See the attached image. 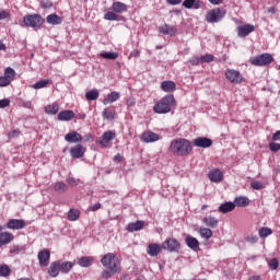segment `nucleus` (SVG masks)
<instances>
[{
    "mask_svg": "<svg viewBox=\"0 0 280 280\" xmlns=\"http://www.w3.org/2000/svg\"><path fill=\"white\" fill-rule=\"evenodd\" d=\"M252 189H255L256 191H259L260 189H264V183L259 180H254L250 183Z\"/></svg>",
    "mask_w": 280,
    "mask_h": 280,
    "instance_id": "obj_48",
    "label": "nucleus"
},
{
    "mask_svg": "<svg viewBox=\"0 0 280 280\" xmlns=\"http://www.w3.org/2000/svg\"><path fill=\"white\" fill-rule=\"evenodd\" d=\"M44 23L45 19H43L40 14H27L23 18V24L25 27H32L33 30H40Z\"/></svg>",
    "mask_w": 280,
    "mask_h": 280,
    "instance_id": "obj_4",
    "label": "nucleus"
},
{
    "mask_svg": "<svg viewBox=\"0 0 280 280\" xmlns=\"http://www.w3.org/2000/svg\"><path fill=\"white\" fill-rule=\"evenodd\" d=\"M11 242H14V234L10 232H0V248L1 246H8Z\"/></svg>",
    "mask_w": 280,
    "mask_h": 280,
    "instance_id": "obj_18",
    "label": "nucleus"
},
{
    "mask_svg": "<svg viewBox=\"0 0 280 280\" xmlns=\"http://www.w3.org/2000/svg\"><path fill=\"white\" fill-rule=\"evenodd\" d=\"M259 237H269V235H272V229L270 228H260L258 231Z\"/></svg>",
    "mask_w": 280,
    "mask_h": 280,
    "instance_id": "obj_42",
    "label": "nucleus"
},
{
    "mask_svg": "<svg viewBox=\"0 0 280 280\" xmlns=\"http://www.w3.org/2000/svg\"><path fill=\"white\" fill-rule=\"evenodd\" d=\"M166 3H168V5H180L183 0H166Z\"/></svg>",
    "mask_w": 280,
    "mask_h": 280,
    "instance_id": "obj_60",
    "label": "nucleus"
},
{
    "mask_svg": "<svg viewBox=\"0 0 280 280\" xmlns=\"http://www.w3.org/2000/svg\"><path fill=\"white\" fill-rule=\"evenodd\" d=\"M100 97V92L97 90H92L85 93V100L88 102H95Z\"/></svg>",
    "mask_w": 280,
    "mask_h": 280,
    "instance_id": "obj_38",
    "label": "nucleus"
},
{
    "mask_svg": "<svg viewBox=\"0 0 280 280\" xmlns=\"http://www.w3.org/2000/svg\"><path fill=\"white\" fill-rule=\"evenodd\" d=\"M65 140L68 141V143H81L82 135L78 131H71L65 136Z\"/></svg>",
    "mask_w": 280,
    "mask_h": 280,
    "instance_id": "obj_19",
    "label": "nucleus"
},
{
    "mask_svg": "<svg viewBox=\"0 0 280 280\" xmlns=\"http://www.w3.org/2000/svg\"><path fill=\"white\" fill-rule=\"evenodd\" d=\"M7 229L21 231V229H25V221L23 219H10L7 223Z\"/></svg>",
    "mask_w": 280,
    "mask_h": 280,
    "instance_id": "obj_13",
    "label": "nucleus"
},
{
    "mask_svg": "<svg viewBox=\"0 0 280 280\" xmlns=\"http://www.w3.org/2000/svg\"><path fill=\"white\" fill-rule=\"evenodd\" d=\"M93 257L83 256L78 260V264L81 268H90V266H93Z\"/></svg>",
    "mask_w": 280,
    "mask_h": 280,
    "instance_id": "obj_34",
    "label": "nucleus"
},
{
    "mask_svg": "<svg viewBox=\"0 0 280 280\" xmlns=\"http://www.w3.org/2000/svg\"><path fill=\"white\" fill-rule=\"evenodd\" d=\"M67 189H69V187L67 186V184H65V182H59L55 184V191L65 192L67 191Z\"/></svg>",
    "mask_w": 280,
    "mask_h": 280,
    "instance_id": "obj_43",
    "label": "nucleus"
},
{
    "mask_svg": "<svg viewBox=\"0 0 280 280\" xmlns=\"http://www.w3.org/2000/svg\"><path fill=\"white\" fill-rule=\"evenodd\" d=\"M118 15L117 13L114 11H108L107 13L104 14V20L105 21H117Z\"/></svg>",
    "mask_w": 280,
    "mask_h": 280,
    "instance_id": "obj_44",
    "label": "nucleus"
},
{
    "mask_svg": "<svg viewBox=\"0 0 280 280\" xmlns=\"http://www.w3.org/2000/svg\"><path fill=\"white\" fill-rule=\"evenodd\" d=\"M21 250H23V248L19 245H15V246L11 247L10 253H11V255H19V253H21Z\"/></svg>",
    "mask_w": 280,
    "mask_h": 280,
    "instance_id": "obj_52",
    "label": "nucleus"
},
{
    "mask_svg": "<svg viewBox=\"0 0 280 280\" xmlns=\"http://www.w3.org/2000/svg\"><path fill=\"white\" fill-rule=\"evenodd\" d=\"M225 78L232 84H242V82H244V77L242 75V73L234 69L225 70Z\"/></svg>",
    "mask_w": 280,
    "mask_h": 280,
    "instance_id": "obj_7",
    "label": "nucleus"
},
{
    "mask_svg": "<svg viewBox=\"0 0 280 280\" xmlns=\"http://www.w3.org/2000/svg\"><path fill=\"white\" fill-rule=\"evenodd\" d=\"M3 77L9 81V83H12L14 78H16V71L11 67H8L4 69Z\"/></svg>",
    "mask_w": 280,
    "mask_h": 280,
    "instance_id": "obj_35",
    "label": "nucleus"
},
{
    "mask_svg": "<svg viewBox=\"0 0 280 280\" xmlns=\"http://www.w3.org/2000/svg\"><path fill=\"white\" fill-rule=\"evenodd\" d=\"M50 258H51V252H49V249H43L37 255V259L42 268H47V266H49Z\"/></svg>",
    "mask_w": 280,
    "mask_h": 280,
    "instance_id": "obj_10",
    "label": "nucleus"
},
{
    "mask_svg": "<svg viewBox=\"0 0 280 280\" xmlns=\"http://www.w3.org/2000/svg\"><path fill=\"white\" fill-rule=\"evenodd\" d=\"M269 150L271 152H279L280 150V143H277V142H271L269 143Z\"/></svg>",
    "mask_w": 280,
    "mask_h": 280,
    "instance_id": "obj_51",
    "label": "nucleus"
},
{
    "mask_svg": "<svg viewBox=\"0 0 280 280\" xmlns=\"http://www.w3.org/2000/svg\"><path fill=\"white\" fill-rule=\"evenodd\" d=\"M235 210V203L231 201H226L219 206L220 213H231V211Z\"/></svg>",
    "mask_w": 280,
    "mask_h": 280,
    "instance_id": "obj_27",
    "label": "nucleus"
},
{
    "mask_svg": "<svg viewBox=\"0 0 280 280\" xmlns=\"http://www.w3.org/2000/svg\"><path fill=\"white\" fill-rule=\"evenodd\" d=\"M86 153V149L82 144H77L70 149V155L72 159H82Z\"/></svg>",
    "mask_w": 280,
    "mask_h": 280,
    "instance_id": "obj_14",
    "label": "nucleus"
},
{
    "mask_svg": "<svg viewBox=\"0 0 280 280\" xmlns=\"http://www.w3.org/2000/svg\"><path fill=\"white\" fill-rule=\"evenodd\" d=\"M183 7L186 8V10H200L202 8V1L200 0H184L183 1Z\"/></svg>",
    "mask_w": 280,
    "mask_h": 280,
    "instance_id": "obj_22",
    "label": "nucleus"
},
{
    "mask_svg": "<svg viewBox=\"0 0 280 280\" xmlns=\"http://www.w3.org/2000/svg\"><path fill=\"white\" fill-rule=\"evenodd\" d=\"M19 135H21V130L14 129L13 131L8 133V137H9V139H16V137H19Z\"/></svg>",
    "mask_w": 280,
    "mask_h": 280,
    "instance_id": "obj_53",
    "label": "nucleus"
},
{
    "mask_svg": "<svg viewBox=\"0 0 280 280\" xmlns=\"http://www.w3.org/2000/svg\"><path fill=\"white\" fill-rule=\"evenodd\" d=\"M5 19H10V12L5 10H0V21H3Z\"/></svg>",
    "mask_w": 280,
    "mask_h": 280,
    "instance_id": "obj_55",
    "label": "nucleus"
},
{
    "mask_svg": "<svg viewBox=\"0 0 280 280\" xmlns=\"http://www.w3.org/2000/svg\"><path fill=\"white\" fill-rule=\"evenodd\" d=\"M117 137L115 131H105L102 137L98 139L100 145L103 148H110L113 145V140Z\"/></svg>",
    "mask_w": 280,
    "mask_h": 280,
    "instance_id": "obj_9",
    "label": "nucleus"
},
{
    "mask_svg": "<svg viewBox=\"0 0 280 280\" xmlns=\"http://www.w3.org/2000/svg\"><path fill=\"white\" fill-rule=\"evenodd\" d=\"M273 141H280V130H278L276 133L272 136Z\"/></svg>",
    "mask_w": 280,
    "mask_h": 280,
    "instance_id": "obj_63",
    "label": "nucleus"
},
{
    "mask_svg": "<svg viewBox=\"0 0 280 280\" xmlns=\"http://www.w3.org/2000/svg\"><path fill=\"white\" fill-rule=\"evenodd\" d=\"M190 65H192V67H198V65H200V58L199 57H192L190 60H189Z\"/></svg>",
    "mask_w": 280,
    "mask_h": 280,
    "instance_id": "obj_57",
    "label": "nucleus"
},
{
    "mask_svg": "<svg viewBox=\"0 0 280 280\" xmlns=\"http://www.w3.org/2000/svg\"><path fill=\"white\" fill-rule=\"evenodd\" d=\"M11 270L8 265L0 266V277H8L10 275Z\"/></svg>",
    "mask_w": 280,
    "mask_h": 280,
    "instance_id": "obj_47",
    "label": "nucleus"
},
{
    "mask_svg": "<svg viewBox=\"0 0 280 280\" xmlns=\"http://www.w3.org/2000/svg\"><path fill=\"white\" fill-rule=\"evenodd\" d=\"M112 10L116 12V14H121L128 10V5L124 2L116 1L112 4Z\"/></svg>",
    "mask_w": 280,
    "mask_h": 280,
    "instance_id": "obj_28",
    "label": "nucleus"
},
{
    "mask_svg": "<svg viewBox=\"0 0 280 280\" xmlns=\"http://www.w3.org/2000/svg\"><path fill=\"white\" fill-rule=\"evenodd\" d=\"M160 34H164L165 36H176V26L170 25V24H164L159 27Z\"/></svg>",
    "mask_w": 280,
    "mask_h": 280,
    "instance_id": "obj_17",
    "label": "nucleus"
},
{
    "mask_svg": "<svg viewBox=\"0 0 280 280\" xmlns=\"http://www.w3.org/2000/svg\"><path fill=\"white\" fill-rule=\"evenodd\" d=\"M48 275L52 279H56V277H58V275H60V261L56 260L50 264V266L48 268Z\"/></svg>",
    "mask_w": 280,
    "mask_h": 280,
    "instance_id": "obj_21",
    "label": "nucleus"
},
{
    "mask_svg": "<svg viewBox=\"0 0 280 280\" xmlns=\"http://www.w3.org/2000/svg\"><path fill=\"white\" fill-rule=\"evenodd\" d=\"M255 32V25L245 24L237 27V36L238 38H246L248 34H253Z\"/></svg>",
    "mask_w": 280,
    "mask_h": 280,
    "instance_id": "obj_11",
    "label": "nucleus"
},
{
    "mask_svg": "<svg viewBox=\"0 0 280 280\" xmlns=\"http://www.w3.org/2000/svg\"><path fill=\"white\" fill-rule=\"evenodd\" d=\"M268 266L271 270H277V268H279V260L277 258H272L268 261Z\"/></svg>",
    "mask_w": 280,
    "mask_h": 280,
    "instance_id": "obj_49",
    "label": "nucleus"
},
{
    "mask_svg": "<svg viewBox=\"0 0 280 280\" xmlns=\"http://www.w3.org/2000/svg\"><path fill=\"white\" fill-rule=\"evenodd\" d=\"M139 56H141V51L138 49H135L130 52V58H139Z\"/></svg>",
    "mask_w": 280,
    "mask_h": 280,
    "instance_id": "obj_61",
    "label": "nucleus"
},
{
    "mask_svg": "<svg viewBox=\"0 0 280 280\" xmlns=\"http://www.w3.org/2000/svg\"><path fill=\"white\" fill-rule=\"evenodd\" d=\"M162 248L168 253H178L180 250V243L176 238H166L162 244Z\"/></svg>",
    "mask_w": 280,
    "mask_h": 280,
    "instance_id": "obj_8",
    "label": "nucleus"
},
{
    "mask_svg": "<svg viewBox=\"0 0 280 280\" xmlns=\"http://www.w3.org/2000/svg\"><path fill=\"white\" fill-rule=\"evenodd\" d=\"M170 150L175 156H189L194 147H191V141L179 138L171 142Z\"/></svg>",
    "mask_w": 280,
    "mask_h": 280,
    "instance_id": "obj_2",
    "label": "nucleus"
},
{
    "mask_svg": "<svg viewBox=\"0 0 280 280\" xmlns=\"http://www.w3.org/2000/svg\"><path fill=\"white\" fill-rule=\"evenodd\" d=\"M101 58H105V60H117L118 55L116 52H101Z\"/></svg>",
    "mask_w": 280,
    "mask_h": 280,
    "instance_id": "obj_45",
    "label": "nucleus"
},
{
    "mask_svg": "<svg viewBox=\"0 0 280 280\" xmlns=\"http://www.w3.org/2000/svg\"><path fill=\"white\" fill-rule=\"evenodd\" d=\"M10 81L7 80L5 77H0V86L3 88V86H10Z\"/></svg>",
    "mask_w": 280,
    "mask_h": 280,
    "instance_id": "obj_56",
    "label": "nucleus"
},
{
    "mask_svg": "<svg viewBox=\"0 0 280 280\" xmlns=\"http://www.w3.org/2000/svg\"><path fill=\"white\" fill-rule=\"evenodd\" d=\"M159 139H160L159 133H154L152 131H145L141 136V141H143V143H154L159 141Z\"/></svg>",
    "mask_w": 280,
    "mask_h": 280,
    "instance_id": "obj_16",
    "label": "nucleus"
},
{
    "mask_svg": "<svg viewBox=\"0 0 280 280\" xmlns=\"http://www.w3.org/2000/svg\"><path fill=\"white\" fill-rule=\"evenodd\" d=\"M102 266L105 270L102 271V279H110L121 271L119 258L114 253L105 254L101 259Z\"/></svg>",
    "mask_w": 280,
    "mask_h": 280,
    "instance_id": "obj_1",
    "label": "nucleus"
},
{
    "mask_svg": "<svg viewBox=\"0 0 280 280\" xmlns=\"http://www.w3.org/2000/svg\"><path fill=\"white\" fill-rule=\"evenodd\" d=\"M233 203L235 205V207H248V205H250V200L248 199V197L238 196L235 197Z\"/></svg>",
    "mask_w": 280,
    "mask_h": 280,
    "instance_id": "obj_33",
    "label": "nucleus"
},
{
    "mask_svg": "<svg viewBox=\"0 0 280 280\" xmlns=\"http://www.w3.org/2000/svg\"><path fill=\"white\" fill-rule=\"evenodd\" d=\"M185 244L188 246V248H190L195 253H198V248H200V242L198 241V238L189 234L186 235L185 237Z\"/></svg>",
    "mask_w": 280,
    "mask_h": 280,
    "instance_id": "obj_15",
    "label": "nucleus"
},
{
    "mask_svg": "<svg viewBox=\"0 0 280 280\" xmlns=\"http://www.w3.org/2000/svg\"><path fill=\"white\" fill-rule=\"evenodd\" d=\"M58 110H60V107L58 106V104H51V105H47L45 107V113L46 115H57Z\"/></svg>",
    "mask_w": 280,
    "mask_h": 280,
    "instance_id": "obj_37",
    "label": "nucleus"
},
{
    "mask_svg": "<svg viewBox=\"0 0 280 280\" xmlns=\"http://www.w3.org/2000/svg\"><path fill=\"white\" fill-rule=\"evenodd\" d=\"M161 89L164 93H174L176 91V83L174 81H164L161 83Z\"/></svg>",
    "mask_w": 280,
    "mask_h": 280,
    "instance_id": "obj_26",
    "label": "nucleus"
},
{
    "mask_svg": "<svg viewBox=\"0 0 280 280\" xmlns=\"http://www.w3.org/2000/svg\"><path fill=\"white\" fill-rule=\"evenodd\" d=\"M245 242L247 244H257V242H259V236H257V234H247L245 236Z\"/></svg>",
    "mask_w": 280,
    "mask_h": 280,
    "instance_id": "obj_41",
    "label": "nucleus"
},
{
    "mask_svg": "<svg viewBox=\"0 0 280 280\" xmlns=\"http://www.w3.org/2000/svg\"><path fill=\"white\" fill-rule=\"evenodd\" d=\"M176 104V100L174 95L168 94L162 97L155 105L153 106L154 113L158 115H165L172 112V106Z\"/></svg>",
    "mask_w": 280,
    "mask_h": 280,
    "instance_id": "obj_3",
    "label": "nucleus"
},
{
    "mask_svg": "<svg viewBox=\"0 0 280 280\" xmlns=\"http://www.w3.org/2000/svg\"><path fill=\"white\" fill-rule=\"evenodd\" d=\"M102 209V203H95L91 207V211H97Z\"/></svg>",
    "mask_w": 280,
    "mask_h": 280,
    "instance_id": "obj_62",
    "label": "nucleus"
},
{
    "mask_svg": "<svg viewBox=\"0 0 280 280\" xmlns=\"http://www.w3.org/2000/svg\"><path fill=\"white\" fill-rule=\"evenodd\" d=\"M213 60H215L213 55H203L200 57L201 62H213Z\"/></svg>",
    "mask_w": 280,
    "mask_h": 280,
    "instance_id": "obj_50",
    "label": "nucleus"
},
{
    "mask_svg": "<svg viewBox=\"0 0 280 280\" xmlns=\"http://www.w3.org/2000/svg\"><path fill=\"white\" fill-rule=\"evenodd\" d=\"M79 218H80V211L79 210L70 209L68 211V220L70 222H75V220H79Z\"/></svg>",
    "mask_w": 280,
    "mask_h": 280,
    "instance_id": "obj_39",
    "label": "nucleus"
},
{
    "mask_svg": "<svg viewBox=\"0 0 280 280\" xmlns=\"http://www.w3.org/2000/svg\"><path fill=\"white\" fill-rule=\"evenodd\" d=\"M208 178L211 180V183H221V180L224 178V175L220 170L214 168L209 172Z\"/></svg>",
    "mask_w": 280,
    "mask_h": 280,
    "instance_id": "obj_20",
    "label": "nucleus"
},
{
    "mask_svg": "<svg viewBox=\"0 0 280 280\" xmlns=\"http://www.w3.org/2000/svg\"><path fill=\"white\" fill-rule=\"evenodd\" d=\"M273 60L275 58L272 57V55L265 52L254 57L252 60V65H254L255 67H266V65H270V62H272Z\"/></svg>",
    "mask_w": 280,
    "mask_h": 280,
    "instance_id": "obj_6",
    "label": "nucleus"
},
{
    "mask_svg": "<svg viewBox=\"0 0 280 280\" xmlns=\"http://www.w3.org/2000/svg\"><path fill=\"white\" fill-rule=\"evenodd\" d=\"M46 23H48V25H60V23H62V18L56 13H52L47 15Z\"/></svg>",
    "mask_w": 280,
    "mask_h": 280,
    "instance_id": "obj_30",
    "label": "nucleus"
},
{
    "mask_svg": "<svg viewBox=\"0 0 280 280\" xmlns=\"http://www.w3.org/2000/svg\"><path fill=\"white\" fill-rule=\"evenodd\" d=\"M67 183L68 185H70L71 187H75L78 185V180L73 177H68L67 178Z\"/></svg>",
    "mask_w": 280,
    "mask_h": 280,
    "instance_id": "obj_59",
    "label": "nucleus"
},
{
    "mask_svg": "<svg viewBox=\"0 0 280 280\" xmlns=\"http://www.w3.org/2000/svg\"><path fill=\"white\" fill-rule=\"evenodd\" d=\"M195 148H211L213 145V140L207 137H198L192 141Z\"/></svg>",
    "mask_w": 280,
    "mask_h": 280,
    "instance_id": "obj_12",
    "label": "nucleus"
},
{
    "mask_svg": "<svg viewBox=\"0 0 280 280\" xmlns=\"http://www.w3.org/2000/svg\"><path fill=\"white\" fill-rule=\"evenodd\" d=\"M161 250H163V246L158 243L150 244L147 248V253L150 257H158Z\"/></svg>",
    "mask_w": 280,
    "mask_h": 280,
    "instance_id": "obj_23",
    "label": "nucleus"
},
{
    "mask_svg": "<svg viewBox=\"0 0 280 280\" xmlns=\"http://www.w3.org/2000/svg\"><path fill=\"white\" fill-rule=\"evenodd\" d=\"M145 222L143 221H136L133 223H129L127 225V231H129V233H135V231H141V229H143Z\"/></svg>",
    "mask_w": 280,
    "mask_h": 280,
    "instance_id": "obj_32",
    "label": "nucleus"
},
{
    "mask_svg": "<svg viewBox=\"0 0 280 280\" xmlns=\"http://www.w3.org/2000/svg\"><path fill=\"white\" fill-rule=\"evenodd\" d=\"M47 84H49V80L44 79V80L37 81V82L33 85V89H35V90L45 89V86H47Z\"/></svg>",
    "mask_w": 280,
    "mask_h": 280,
    "instance_id": "obj_46",
    "label": "nucleus"
},
{
    "mask_svg": "<svg viewBox=\"0 0 280 280\" xmlns=\"http://www.w3.org/2000/svg\"><path fill=\"white\" fill-rule=\"evenodd\" d=\"M202 222L203 224H206V226H209V229H215V226H218V223L220 221L215 219V217L208 215L202 219Z\"/></svg>",
    "mask_w": 280,
    "mask_h": 280,
    "instance_id": "obj_29",
    "label": "nucleus"
},
{
    "mask_svg": "<svg viewBox=\"0 0 280 280\" xmlns=\"http://www.w3.org/2000/svg\"><path fill=\"white\" fill-rule=\"evenodd\" d=\"M126 104H127V107L132 108V106L137 104V100H135V97L128 98Z\"/></svg>",
    "mask_w": 280,
    "mask_h": 280,
    "instance_id": "obj_58",
    "label": "nucleus"
},
{
    "mask_svg": "<svg viewBox=\"0 0 280 280\" xmlns=\"http://www.w3.org/2000/svg\"><path fill=\"white\" fill-rule=\"evenodd\" d=\"M57 117L59 121H71V119L75 117V113H73V110L66 109L59 112Z\"/></svg>",
    "mask_w": 280,
    "mask_h": 280,
    "instance_id": "obj_25",
    "label": "nucleus"
},
{
    "mask_svg": "<svg viewBox=\"0 0 280 280\" xmlns=\"http://www.w3.org/2000/svg\"><path fill=\"white\" fill-rule=\"evenodd\" d=\"M226 16V11L220 8H214L206 13L207 23H220Z\"/></svg>",
    "mask_w": 280,
    "mask_h": 280,
    "instance_id": "obj_5",
    "label": "nucleus"
},
{
    "mask_svg": "<svg viewBox=\"0 0 280 280\" xmlns=\"http://www.w3.org/2000/svg\"><path fill=\"white\" fill-rule=\"evenodd\" d=\"M58 261H59V270L63 275H69V272L73 270V266H75V262L62 261V260H58Z\"/></svg>",
    "mask_w": 280,
    "mask_h": 280,
    "instance_id": "obj_24",
    "label": "nucleus"
},
{
    "mask_svg": "<svg viewBox=\"0 0 280 280\" xmlns=\"http://www.w3.org/2000/svg\"><path fill=\"white\" fill-rule=\"evenodd\" d=\"M103 117L107 120L115 119V109L105 108L102 113Z\"/></svg>",
    "mask_w": 280,
    "mask_h": 280,
    "instance_id": "obj_40",
    "label": "nucleus"
},
{
    "mask_svg": "<svg viewBox=\"0 0 280 280\" xmlns=\"http://www.w3.org/2000/svg\"><path fill=\"white\" fill-rule=\"evenodd\" d=\"M10 106V98L0 100V108H8Z\"/></svg>",
    "mask_w": 280,
    "mask_h": 280,
    "instance_id": "obj_54",
    "label": "nucleus"
},
{
    "mask_svg": "<svg viewBox=\"0 0 280 280\" xmlns=\"http://www.w3.org/2000/svg\"><path fill=\"white\" fill-rule=\"evenodd\" d=\"M121 159H124V158L121 156V154H116V155L114 156V161L120 162Z\"/></svg>",
    "mask_w": 280,
    "mask_h": 280,
    "instance_id": "obj_64",
    "label": "nucleus"
},
{
    "mask_svg": "<svg viewBox=\"0 0 280 280\" xmlns=\"http://www.w3.org/2000/svg\"><path fill=\"white\" fill-rule=\"evenodd\" d=\"M120 94L119 92H112L109 93L104 100H103V104L104 106H107V104H113V102H117V100H119Z\"/></svg>",
    "mask_w": 280,
    "mask_h": 280,
    "instance_id": "obj_31",
    "label": "nucleus"
},
{
    "mask_svg": "<svg viewBox=\"0 0 280 280\" xmlns=\"http://www.w3.org/2000/svg\"><path fill=\"white\" fill-rule=\"evenodd\" d=\"M199 235L203 240H211L213 237V231H211V229H209V228H200Z\"/></svg>",
    "mask_w": 280,
    "mask_h": 280,
    "instance_id": "obj_36",
    "label": "nucleus"
}]
</instances>
